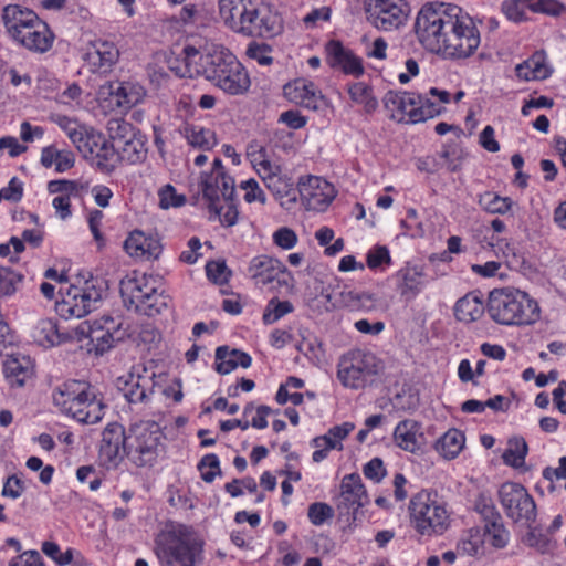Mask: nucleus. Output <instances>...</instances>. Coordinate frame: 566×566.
Here are the masks:
<instances>
[{"label": "nucleus", "instance_id": "43", "mask_svg": "<svg viewBox=\"0 0 566 566\" xmlns=\"http://www.w3.org/2000/svg\"><path fill=\"white\" fill-rule=\"evenodd\" d=\"M465 437L458 429H449L437 442V450L447 459H454L463 449Z\"/></svg>", "mask_w": 566, "mask_h": 566}, {"label": "nucleus", "instance_id": "19", "mask_svg": "<svg viewBox=\"0 0 566 566\" xmlns=\"http://www.w3.org/2000/svg\"><path fill=\"white\" fill-rule=\"evenodd\" d=\"M367 490L358 473L347 474L340 484L339 501L337 510L347 521H356L359 509L368 504Z\"/></svg>", "mask_w": 566, "mask_h": 566}, {"label": "nucleus", "instance_id": "62", "mask_svg": "<svg viewBox=\"0 0 566 566\" xmlns=\"http://www.w3.org/2000/svg\"><path fill=\"white\" fill-rule=\"evenodd\" d=\"M272 48L266 43L251 42L247 48V56L262 66L272 64Z\"/></svg>", "mask_w": 566, "mask_h": 566}, {"label": "nucleus", "instance_id": "11", "mask_svg": "<svg viewBox=\"0 0 566 566\" xmlns=\"http://www.w3.org/2000/svg\"><path fill=\"white\" fill-rule=\"evenodd\" d=\"M449 4L444 3H426L417 13L413 32L427 51L441 54L444 31L448 29Z\"/></svg>", "mask_w": 566, "mask_h": 566}, {"label": "nucleus", "instance_id": "56", "mask_svg": "<svg viewBox=\"0 0 566 566\" xmlns=\"http://www.w3.org/2000/svg\"><path fill=\"white\" fill-rule=\"evenodd\" d=\"M205 269L208 280L217 285L227 284L232 276L231 270L223 260L209 261Z\"/></svg>", "mask_w": 566, "mask_h": 566}, {"label": "nucleus", "instance_id": "54", "mask_svg": "<svg viewBox=\"0 0 566 566\" xmlns=\"http://www.w3.org/2000/svg\"><path fill=\"white\" fill-rule=\"evenodd\" d=\"M392 263L390 251L386 245H375L366 254V264L370 270L390 266Z\"/></svg>", "mask_w": 566, "mask_h": 566}, {"label": "nucleus", "instance_id": "59", "mask_svg": "<svg viewBox=\"0 0 566 566\" xmlns=\"http://www.w3.org/2000/svg\"><path fill=\"white\" fill-rule=\"evenodd\" d=\"M159 207L163 209L178 208L185 205L186 197L179 195L176 188L167 184L158 190Z\"/></svg>", "mask_w": 566, "mask_h": 566}, {"label": "nucleus", "instance_id": "5", "mask_svg": "<svg viewBox=\"0 0 566 566\" xmlns=\"http://www.w3.org/2000/svg\"><path fill=\"white\" fill-rule=\"evenodd\" d=\"M157 555L168 564L196 566L202 558L205 541L192 525L169 521L155 539Z\"/></svg>", "mask_w": 566, "mask_h": 566}, {"label": "nucleus", "instance_id": "60", "mask_svg": "<svg viewBox=\"0 0 566 566\" xmlns=\"http://www.w3.org/2000/svg\"><path fill=\"white\" fill-rule=\"evenodd\" d=\"M501 11L507 20L518 23L526 19L527 4L523 0H504Z\"/></svg>", "mask_w": 566, "mask_h": 566}, {"label": "nucleus", "instance_id": "27", "mask_svg": "<svg viewBox=\"0 0 566 566\" xmlns=\"http://www.w3.org/2000/svg\"><path fill=\"white\" fill-rule=\"evenodd\" d=\"M247 273L255 285L264 286L274 282L280 284L285 268L277 259L262 254L251 259Z\"/></svg>", "mask_w": 566, "mask_h": 566}, {"label": "nucleus", "instance_id": "23", "mask_svg": "<svg viewBox=\"0 0 566 566\" xmlns=\"http://www.w3.org/2000/svg\"><path fill=\"white\" fill-rule=\"evenodd\" d=\"M452 95L449 91L430 87L428 92L415 93L417 108L413 109L412 119L418 123L439 116L446 111V105L450 104Z\"/></svg>", "mask_w": 566, "mask_h": 566}, {"label": "nucleus", "instance_id": "40", "mask_svg": "<svg viewBox=\"0 0 566 566\" xmlns=\"http://www.w3.org/2000/svg\"><path fill=\"white\" fill-rule=\"evenodd\" d=\"M32 337L36 344L50 348L60 345L67 336L60 333L57 323L52 318L40 319L33 328Z\"/></svg>", "mask_w": 566, "mask_h": 566}, {"label": "nucleus", "instance_id": "36", "mask_svg": "<svg viewBox=\"0 0 566 566\" xmlns=\"http://www.w3.org/2000/svg\"><path fill=\"white\" fill-rule=\"evenodd\" d=\"M392 436L398 448L413 453L420 449L421 423L413 419L401 420L397 423Z\"/></svg>", "mask_w": 566, "mask_h": 566}, {"label": "nucleus", "instance_id": "37", "mask_svg": "<svg viewBox=\"0 0 566 566\" xmlns=\"http://www.w3.org/2000/svg\"><path fill=\"white\" fill-rule=\"evenodd\" d=\"M252 357L240 349H229L228 346H219L216 349V371L220 375H228L238 367L249 368Z\"/></svg>", "mask_w": 566, "mask_h": 566}, {"label": "nucleus", "instance_id": "42", "mask_svg": "<svg viewBox=\"0 0 566 566\" xmlns=\"http://www.w3.org/2000/svg\"><path fill=\"white\" fill-rule=\"evenodd\" d=\"M90 188L88 182L82 180L57 179L48 184L50 193H61L70 199H83Z\"/></svg>", "mask_w": 566, "mask_h": 566}, {"label": "nucleus", "instance_id": "18", "mask_svg": "<svg viewBox=\"0 0 566 566\" xmlns=\"http://www.w3.org/2000/svg\"><path fill=\"white\" fill-rule=\"evenodd\" d=\"M297 192L305 209L316 212L326 211L337 196L332 182L313 175L300 178Z\"/></svg>", "mask_w": 566, "mask_h": 566}, {"label": "nucleus", "instance_id": "26", "mask_svg": "<svg viewBox=\"0 0 566 566\" xmlns=\"http://www.w3.org/2000/svg\"><path fill=\"white\" fill-rule=\"evenodd\" d=\"M326 59L331 67L339 69L344 74L359 77L365 69L363 60L338 40H331L325 46Z\"/></svg>", "mask_w": 566, "mask_h": 566}, {"label": "nucleus", "instance_id": "63", "mask_svg": "<svg viewBox=\"0 0 566 566\" xmlns=\"http://www.w3.org/2000/svg\"><path fill=\"white\" fill-rule=\"evenodd\" d=\"M312 444L316 448L312 454V459L317 463L325 460L331 450H338V446L332 440L327 432L314 438Z\"/></svg>", "mask_w": 566, "mask_h": 566}, {"label": "nucleus", "instance_id": "20", "mask_svg": "<svg viewBox=\"0 0 566 566\" xmlns=\"http://www.w3.org/2000/svg\"><path fill=\"white\" fill-rule=\"evenodd\" d=\"M128 436L118 422L108 423L103 432L99 446V459L107 468H116L127 455Z\"/></svg>", "mask_w": 566, "mask_h": 566}, {"label": "nucleus", "instance_id": "57", "mask_svg": "<svg viewBox=\"0 0 566 566\" xmlns=\"http://www.w3.org/2000/svg\"><path fill=\"white\" fill-rule=\"evenodd\" d=\"M108 130L115 146L118 143H123L127 138H132L134 135L139 133L130 123L124 119H113L108 123Z\"/></svg>", "mask_w": 566, "mask_h": 566}, {"label": "nucleus", "instance_id": "1", "mask_svg": "<svg viewBox=\"0 0 566 566\" xmlns=\"http://www.w3.org/2000/svg\"><path fill=\"white\" fill-rule=\"evenodd\" d=\"M182 53L189 77L193 73L202 74L216 87L232 96L249 91L251 81L248 71L227 48L213 45L201 54L195 46L186 45Z\"/></svg>", "mask_w": 566, "mask_h": 566}, {"label": "nucleus", "instance_id": "28", "mask_svg": "<svg viewBox=\"0 0 566 566\" xmlns=\"http://www.w3.org/2000/svg\"><path fill=\"white\" fill-rule=\"evenodd\" d=\"M261 179L282 207L289 209L296 202L297 189L290 177L281 174L280 166H274V169L264 174Z\"/></svg>", "mask_w": 566, "mask_h": 566}, {"label": "nucleus", "instance_id": "47", "mask_svg": "<svg viewBox=\"0 0 566 566\" xmlns=\"http://www.w3.org/2000/svg\"><path fill=\"white\" fill-rule=\"evenodd\" d=\"M527 450V444L523 438L511 439L502 455L504 463L515 469L522 468L525 463Z\"/></svg>", "mask_w": 566, "mask_h": 566}, {"label": "nucleus", "instance_id": "10", "mask_svg": "<svg viewBox=\"0 0 566 566\" xmlns=\"http://www.w3.org/2000/svg\"><path fill=\"white\" fill-rule=\"evenodd\" d=\"M102 300V290L93 280L61 285L59 298L55 302L56 314L64 319L82 318L95 308Z\"/></svg>", "mask_w": 566, "mask_h": 566}, {"label": "nucleus", "instance_id": "61", "mask_svg": "<svg viewBox=\"0 0 566 566\" xmlns=\"http://www.w3.org/2000/svg\"><path fill=\"white\" fill-rule=\"evenodd\" d=\"M333 516V507L324 502H314L310 504L307 509L308 521L315 526L323 525L327 520L332 518Z\"/></svg>", "mask_w": 566, "mask_h": 566}, {"label": "nucleus", "instance_id": "6", "mask_svg": "<svg viewBox=\"0 0 566 566\" xmlns=\"http://www.w3.org/2000/svg\"><path fill=\"white\" fill-rule=\"evenodd\" d=\"M489 316L505 326H525L539 319L541 310L528 293L513 287L494 289L486 303Z\"/></svg>", "mask_w": 566, "mask_h": 566}, {"label": "nucleus", "instance_id": "55", "mask_svg": "<svg viewBox=\"0 0 566 566\" xmlns=\"http://www.w3.org/2000/svg\"><path fill=\"white\" fill-rule=\"evenodd\" d=\"M201 479L206 483H212L218 475H221L220 460L216 453H208L198 463Z\"/></svg>", "mask_w": 566, "mask_h": 566}, {"label": "nucleus", "instance_id": "24", "mask_svg": "<svg viewBox=\"0 0 566 566\" xmlns=\"http://www.w3.org/2000/svg\"><path fill=\"white\" fill-rule=\"evenodd\" d=\"M155 371L144 366H136L120 387L130 403L147 401L155 388Z\"/></svg>", "mask_w": 566, "mask_h": 566}, {"label": "nucleus", "instance_id": "4", "mask_svg": "<svg viewBox=\"0 0 566 566\" xmlns=\"http://www.w3.org/2000/svg\"><path fill=\"white\" fill-rule=\"evenodd\" d=\"M52 399L61 413L80 423H97L104 417L103 399L87 381L66 380L53 390Z\"/></svg>", "mask_w": 566, "mask_h": 566}, {"label": "nucleus", "instance_id": "46", "mask_svg": "<svg viewBox=\"0 0 566 566\" xmlns=\"http://www.w3.org/2000/svg\"><path fill=\"white\" fill-rule=\"evenodd\" d=\"M54 123L67 135L76 148L90 130V128L66 115H57Z\"/></svg>", "mask_w": 566, "mask_h": 566}, {"label": "nucleus", "instance_id": "15", "mask_svg": "<svg viewBox=\"0 0 566 566\" xmlns=\"http://www.w3.org/2000/svg\"><path fill=\"white\" fill-rule=\"evenodd\" d=\"M368 22L380 31H394L402 27L409 14L405 0H364Z\"/></svg>", "mask_w": 566, "mask_h": 566}, {"label": "nucleus", "instance_id": "3", "mask_svg": "<svg viewBox=\"0 0 566 566\" xmlns=\"http://www.w3.org/2000/svg\"><path fill=\"white\" fill-rule=\"evenodd\" d=\"M199 186L209 212L218 218L223 227L237 224L239 210L234 198V180L227 172L221 158L216 157L210 171L201 174Z\"/></svg>", "mask_w": 566, "mask_h": 566}, {"label": "nucleus", "instance_id": "50", "mask_svg": "<svg viewBox=\"0 0 566 566\" xmlns=\"http://www.w3.org/2000/svg\"><path fill=\"white\" fill-rule=\"evenodd\" d=\"M293 311L294 306L290 301H281L277 297H273L268 302L264 308L262 321L265 325H271Z\"/></svg>", "mask_w": 566, "mask_h": 566}, {"label": "nucleus", "instance_id": "14", "mask_svg": "<svg viewBox=\"0 0 566 566\" xmlns=\"http://www.w3.org/2000/svg\"><path fill=\"white\" fill-rule=\"evenodd\" d=\"M499 500L506 516L527 528L536 521L537 509L533 496L521 483L505 482L499 489Z\"/></svg>", "mask_w": 566, "mask_h": 566}, {"label": "nucleus", "instance_id": "39", "mask_svg": "<svg viewBox=\"0 0 566 566\" xmlns=\"http://www.w3.org/2000/svg\"><path fill=\"white\" fill-rule=\"evenodd\" d=\"M40 163L45 168L54 166L56 172H65L74 167L75 156L70 149H59L55 145H49L42 148Z\"/></svg>", "mask_w": 566, "mask_h": 566}, {"label": "nucleus", "instance_id": "22", "mask_svg": "<svg viewBox=\"0 0 566 566\" xmlns=\"http://www.w3.org/2000/svg\"><path fill=\"white\" fill-rule=\"evenodd\" d=\"M124 250L137 261H154L160 256L163 245L157 234L136 229L130 231L125 239Z\"/></svg>", "mask_w": 566, "mask_h": 566}, {"label": "nucleus", "instance_id": "51", "mask_svg": "<svg viewBox=\"0 0 566 566\" xmlns=\"http://www.w3.org/2000/svg\"><path fill=\"white\" fill-rule=\"evenodd\" d=\"M41 549L49 558H51L57 566H67L72 563L74 554L78 552L69 547L65 552L61 551L57 543L45 541L42 543Z\"/></svg>", "mask_w": 566, "mask_h": 566}, {"label": "nucleus", "instance_id": "45", "mask_svg": "<svg viewBox=\"0 0 566 566\" xmlns=\"http://www.w3.org/2000/svg\"><path fill=\"white\" fill-rule=\"evenodd\" d=\"M479 205L489 213L505 214L512 209L513 201L509 197H502L495 192L486 191L480 196Z\"/></svg>", "mask_w": 566, "mask_h": 566}, {"label": "nucleus", "instance_id": "2", "mask_svg": "<svg viewBox=\"0 0 566 566\" xmlns=\"http://www.w3.org/2000/svg\"><path fill=\"white\" fill-rule=\"evenodd\" d=\"M2 20L9 36L15 44L38 54L46 53L52 49L55 34L33 10L19 4H8L3 8Z\"/></svg>", "mask_w": 566, "mask_h": 566}, {"label": "nucleus", "instance_id": "30", "mask_svg": "<svg viewBox=\"0 0 566 566\" xmlns=\"http://www.w3.org/2000/svg\"><path fill=\"white\" fill-rule=\"evenodd\" d=\"M119 59V50L115 43L98 40L93 44V49L86 53V61L93 73H109Z\"/></svg>", "mask_w": 566, "mask_h": 566}, {"label": "nucleus", "instance_id": "17", "mask_svg": "<svg viewBox=\"0 0 566 566\" xmlns=\"http://www.w3.org/2000/svg\"><path fill=\"white\" fill-rule=\"evenodd\" d=\"M82 156L102 172H113L118 164L115 145L106 136L90 128L84 140L77 145Z\"/></svg>", "mask_w": 566, "mask_h": 566}, {"label": "nucleus", "instance_id": "34", "mask_svg": "<svg viewBox=\"0 0 566 566\" xmlns=\"http://www.w3.org/2000/svg\"><path fill=\"white\" fill-rule=\"evenodd\" d=\"M486 305L480 291H472L459 298L454 305V316L465 324L479 321L485 313Z\"/></svg>", "mask_w": 566, "mask_h": 566}, {"label": "nucleus", "instance_id": "29", "mask_svg": "<svg viewBox=\"0 0 566 566\" xmlns=\"http://www.w3.org/2000/svg\"><path fill=\"white\" fill-rule=\"evenodd\" d=\"M384 106L392 120L397 123L417 124V120L411 118L413 109L417 108L415 92L389 91L384 97Z\"/></svg>", "mask_w": 566, "mask_h": 566}, {"label": "nucleus", "instance_id": "16", "mask_svg": "<svg viewBox=\"0 0 566 566\" xmlns=\"http://www.w3.org/2000/svg\"><path fill=\"white\" fill-rule=\"evenodd\" d=\"M449 40L448 59L467 60L473 56L481 44V33L475 20L462 11L455 19L454 31Z\"/></svg>", "mask_w": 566, "mask_h": 566}, {"label": "nucleus", "instance_id": "64", "mask_svg": "<svg viewBox=\"0 0 566 566\" xmlns=\"http://www.w3.org/2000/svg\"><path fill=\"white\" fill-rule=\"evenodd\" d=\"M342 301L344 305L353 311H359L367 307V303H371V296L365 292L344 291L342 292Z\"/></svg>", "mask_w": 566, "mask_h": 566}, {"label": "nucleus", "instance_id": "44", "mask_svg": "<svg viewBox=\"0 0 566 566\" xmlns=\"http://www.w3.org/2000/svg\"><path fill=\"white\" fill-rule=\"evenodd\" d=\"M4 374L12 386L22 387L32 377L33 368L24 358L23 360L13 358L6 361Z\"/></svg>", "mask_w": 566, "mask_h": 566}, {"label": "nucleus", "instance_id": "9", "mask_svg": "<svg viewBox=\"0 0 566 566\" xmlns=\"http://www.w3.org/2000/svg\"><path fill=\"white\" fill-rule=\"evenodd\" d=\"M384 365L374 353L354 348L342 355L337 365L339 382L349 389H363L371 385Z\"/></svg>", "mask_w": 566, "mask_h": 566}, {"label": "nucleus", "instance_id": "13", "mask_svg": "<svg viewBox=\"0 0 566 566\" xmlns=\"http://www.w3.org/2000/svg\"><path fill=\"white\" fill-rule=\"evenodd\" d=\"M282 29V18L276 11L263 0H252L232 31L252 38H273Z\"/></svg>", "mask_w": 566, "mask_h": 566}, {"label": "nucleus", "instance_id": "49", "mask_svg": "<svg viewBox=\"0 0 566 566\" xmlns=\"http://www.w3.org/2000/svg\"><path fill=\"white\" fill-rule=\"evenodd\" d=\"M348 94L353 102L361 104L368 113L374 112L378 106V102L373 95V88L363 82L349 85Z\"/></svg>", "mask_w": 566, "mask_h": 566}, {"label": "nucleus", "instance_id": "58", "mask_svg": "<svg viewBox=\"0 0 566 566\" xmlns=\"http://www.w3.org/2000/svg\"><path fill=\"white\" fill-rule=\"evenodd\" d=\"M248 158L260 178L271 169H274L275 165L268 159L266 150L261 146H258L256 149L250 146L248 149Z\"/></svg>", "mask_w": 566, "mask_h": 566}, {"label": "nucleus", "instance_id": "48", "mask_svg": "<svg viewBox=\"0 0 566 566\" xmlns=\"http://www.w3.org/2000/svg\"><path fill=\"white\" fill-rule=\"evenodd\" d=\"M484 535L488 538L489 544L496 548L502 549L505 548L510 542V531L505 527L503 518L497 521H492V523L483 525Z\"/></svg>", "mask_w": 566, "mask_h": 566}, {"label": "nucleus", "instance_id": "33", "mask_svg": "<svg viewBox=\"0 0 566 566\" xmlns=\"http://www.w3.org/2000/svg\"><path fill=\"white\" fill-rule=\"evenodd\" d=\"M116 106L123 112H128L133 107L142 104L147 95V91L139 82L135 80L122 81L117 87L112 90Z\"/></svg>", "mask_w": 566, "mask_h": 566}, {"label": "nucleus", "instance_id": "8", "mask_svg": "<svg viewBox=\"0 0 566 566\" xmlns=\"http://www.w3.org/2000/svg\"><path fill=\"white\" fill-rule=\"evenodd\" d=\"M408 517L420 536L442 535L450 525L448 504L434 490L422 489L411 495Z\"/></svg>", "mask_w": 566, "mask_h": 566}, {"label": "nucleus", "instance_id": "53", "mask_svg": "<svg viewBox=\"0 0 566 566\" xmlns=\"http://www.w3.org/2000/svg\"><path fill=\"white\" fill-rule=\"evenodd\" d=\"M22 280V274L10 268L0 266V297H10L15 294Z\"/></svg>", "mask_w": 566, "mask_h": 566}, {"label": "nucleus", "instance_id": "32", "mask_svg": "<svg viewBox=\"0 0 566 566\" xmlns=\"http://www.w3.org/2000/svg\"><path fill=\"white\" fill-rule=\"evenodd\" d=\"M516 76L522 81H543L548 78L553 69L544 51H535L527 60L515 67Z\"/></svg>", "mask_w": 566, "mask_h": 566}, {"label": "nucleus", "instance_id": "25", "mask_svg": "<svg viewBox=\"0 0 566 566\" xmlns=\"http://www.w3.org/2000/svg\"><path fill=\"white\" fill-rule=\"evenodd\" d=\"M284 97L293 104L311 111H317L325 103L318 87L306 78L300 77L283 86Z\"/></svg>", "mask_w": 566, "mask_h": 566}, {"label": "nucleus", "instance_id": "7", "mask_svg": "<svg viewBox=\"0 0 566 566\" xmlns=\"http://www.w3.org/2000/svg\"><path fill=\"white\" fill-rule=\"evenodd\" d=\"M119 291L128 308L148 316L160 314L170 302L160 276L137 270L122 279Z\"/></svg>", "mask_w": 566, "mask_h": 566}, {"label": "nucleus", "instance_id": "31", "mask_svg": "<svg viewBox=\"0 0 566 566\" xmlns=\"http://www.w3.org/2000/svg\"><path fill=\"white\" fill-rule=\"evenodd\" d=\"M117 327L118 325L111 316H102L91 324H86V335L91 343L94 344L97 354H104L113 347L115 340L114 332H116Z\"/></svg>", "mask_w": 566, "mask_h": 566}, {"label": "nucleus", "instance_id": "41", "mask_svg": "<svg viewBox=\"0 0 566 566\" xmlns=\"http://www.w3.org/2000/svg\"><path fill=\"white\" fill-rule=\"evenodd\" d=\"M248 2L252 0H218L219 15L231 31L243 15V11H248Z\"/></svg>", "mask_w": 566, "mask_h": 566}, {"label": "nucleus", "instance_id": "21", "mask_svg": "<svg viewBox=\"0 0 566 566\" xmlns=\"http://www.w3.org/2000/svg\"><path fill=\"white\" fill-rule=\"evenodd\" d=\"M396 290L406 301L415 300L429 284L430 277L423 264L406 262L395 274Z\"/></svg>", "mask_w": 566, "mask_h": 566}, {"label": "nucleus", "instance_id": "52", "mask_svg": "<svg viewBox=\"0 0 566 566\" xmlns=\"http://www.w3.org/2000/svg\"><path fill=\"white\" fill-rule=\"evenodd\" d=\"M474 510L481 516L483 525L492 523V521L499 522L502 518L492 497L485 494H480L475 499Z\"/></svg>", "mask_w": 566, "mask_h": 566}, {"label": "nucleus", "instance_id": "12", "mask_svg": "<svg viewBox=\"0 0 566 566\" xmlns=\"http://www.w3.org/2000/svg\"><path fill=\"white\" fill-rule=\"evenodd\" d=\"M163 432L158 423L142 421L129 429L127 457L138 468L153 467L159 455Z\"/></svg>", "mask_w": 566, "mask_h": 566}, {"label": "nucleus", "instance_id": "38", "mask_svg": "<svg viewBox=\"0 0 566 566\" xmlns=\"http://www.w3.org/2000/svg\"><path fill=\"white\" fill-rule=\"evenodd\" d=\"M180 133L190 146L203 151L211 150L218 144L216 133L200 124L185 123Z\"/></svg>", "mask_w": 566, "mask_h": 566}, {"label": "nucleus", "instance_id": "35", "mask_svg": "<svg viewBox=\"0 0 566 566\" xmlns=\"http://www.w3.org/2000/svg\"><path fill=\"white\" fill-rule=\"evenodd\" d=\"M118 163H126L135 165L143 163L147 157V136L142 132L134 135L132 138L125 139L115 146Z\"/></svg>", "mask_w": 566, "mask_h": 566}]
</instances>
